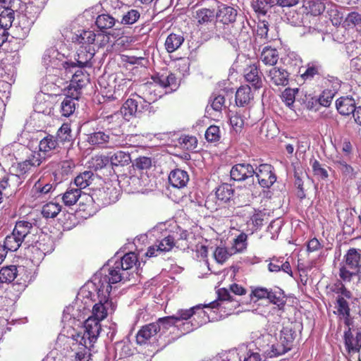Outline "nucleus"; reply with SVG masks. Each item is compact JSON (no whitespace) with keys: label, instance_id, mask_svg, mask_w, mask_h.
I'll use <instances>...</instances> for the list:
<instances>
[{"label":"nucleus","instance_id":"79ce46f5","mask_svg":"<svg viewBox=\"0 0 361 361\" xmlns=\"http://www.w3.org/2000/svg\"><path fill=\"white\" fill-rule=\"evenodd\" d=\"M61 211V206L57 202H49L42 207V214L46 219L55 218Z\"/></svg>","mask_w":361,"mask_h":361},{"label":"nucleus","instance_id":"f3484780","mask_svg":"<svg viewBox=\"0 0 361 361\" xmlns=\"http://www.w3.org/2000/svg\"><path fill=\"white\" fill-rule=\"evenodd\" d=\"M260 71L257 64L247 66L244 71L245 79L255 89H259L262 86V80Z\"/></svg>","mask_w":361,"mask_h":361},{"label":"nucleus","instance_id":"f8f14e48","mask_svg":"<svg viewBox=\"0 0 361 361\" xmlns=\"http://www.w3.org/2000/svg\"><path fill=\"white\" fill-rule=\"evenodd\" d=\"M153 81L161 87L169 89V92L176 91L180 85L176 75L172 73H157L152 77Z\"/></svg>","mask_w":361,"mask_h":361},{"label":"nucleus","instance_id":"a18cd8bd","mask_svg":"<svg viewBox=\"0 0 361 361\" xmlns=\"http://www.w3.org/2000/svg\"><path fill=\"white\" fill-rule=\"evenodd\" d=\"M176 318L171 316H167L159 318L154 322L159 327V332L161 334H165L171 327L176 326L175 322Z\"/></svg>","mask_w":361,"mask_h":361},{"label":"nucleus","instance_id":"7c9ffc66","mask_svg":"<svg viewBox=\"0 0 361 361\" xmlns=\"http://www.w3.org/2000/svg\"><path fill=\"white\" fill-rule=\"evenodd\" d=\"M235 190L232 185L228 183H223L216 190V197L220 202L226 203L229 202L234 195Z\"/></svg>","mask_w":361,"mask_h":361},{"label":"nucleus","instance_id":"5701e85b","mask_svg":"<svg viewBox=\"0 0 361 361\" xmlns=\"http://www.w3.org/2000/svg\"><path fill=\"white\" fill-rule=\"evenodd\" d=\"M244 27L243 20H236L231 25H224L223 37L228 40L237 39Z\"/></svg>","mask_w":361,"mask_h":361},{"label":"nucleus","instance_id":"ddd939ff","mask_svg":"<svg viewBox=\"0 0 361 361\" xmlns=\"http://www.w3.org/2000/svg\"><path fill=\"white\" fill-rule=\"evenodd\" d=\"M196 25L200 29L216 22V12L214 9L202 8L197 10L193 16Z\"/></svg>","mask_w":361,"mask_h":361},{"label":"nucleus","instance_id":"c9c22d12","mask_svg":"<svg viewBox=\"0 0 361 361\" xmlns=\"http://www.w3.org/2000/svg\"><path fill=\"white\" fill-rule=\"evenodd\" d=\"M295 336V328L290 324L283 327L280 331L279 338L291 349Z\"/></svg>","mask_w":361,"mask_h":361},{"label":"nucleus","instance_id":"cd10ccee","mask_svg":"<svg viewBox=\"0 0 361 361\" xmlns=\"http://www.w3.org/2000/svg\"><path fill=\"white\" fill-rule=\"evenodd\" d=\"M253 95L249 85L240 86L235 93V104L238 106H245L249 104Z\"/></svg>","mask_w":361,"mask_h":361},{"label":"nucleus","instance_id":"37998d69","mask_svg":"<svg viewBox=\"0 0 361 361\" xmlns=\"http://www.w3.org/2000/svg\"><path fill=\"white\" fill-rule=\"evenodd\" d=\"M343 25L349 28H361V13L357 11L349 13L343 20Z\"/></svg>","mask_w":361,"mask_h":361},{"label":"nucleus","instance_id":"9d476101","mask_svg":"<svg viewBox=\"0 0 361 361\" xmlns=\"http://www.w3.org/2000/svg\"><path fill=\"white\" fill-rule=\"evenodd\" d=\"M231 178L235 181H244L252 178L254 183L255 169L250 164H237L230 171Z\"/></svg>","mask_w":361,"mask_h":361},{"label":"nucleus","instance_id":"680f3d73","mask_svg":"<svg viewBox=\"0 0 361 361\" xmlns=\"http://www.w3.org/2000/svg\"><path fill=\"white\" fill-rule=\"evenodd\" d=\"M109 163V159L104 155H95L92 158V168L95 171L102 169Z\"/></svg>","mask_w":361,"mask_h":361},{"label":"nucleus","instance_id":"0e129e2a","mask_svg":"<svg viewBox=\"0 0 361 361\" xmlns=\"http://www.w3.org/2000/svg\"><path fill=\"white\" fill-rule=\"evenodd\" d=\"M20 0H0V6L4 9L10 10L11 11H17L20 8Z\"/></svg>","mask_w":361,"mask_h":361},{"label":"nucleus","instance_id":"bb28decb","mask_svg":"<svg viewBox=\"0 0 361 361\" xmlns=\"http://www.w3.org/2000/svg\"><path fill=\"white\" fill-rule=\"evenodd\" d=\"M34 8H35V6L32 4H28L26 6L25 13L20 16L19 25L22 29L23 36H26L29 33L32 25L34 24L35 16H27V14Z\"/></svg>","mask_w":361,"mask_h":361},{"label":"nucleus","instance_id":"338daca9","mask_svg":"<svg viewBox=\"0 0 361 361\" xmlns=\"http://www.w3.org/2000/svg\"><path fill=\"white\" fill-rule=\"evenodd\" d=\"M109 135L105 134L104 132H97L92 133V145H102L109 141Z\"/></svg>","mask_w":361,"mask_h":361},{"label":"nucleus","instance_id":"bf43d9fd","mask_svg":"<svg viewBox=\"0 0 361 361\" xmlns=\"http://www.w3.org/2000/svg\"><path fill=\"white\" fill-rule=\"evenodd\" d=\"M205 138L209 142H217L220 139V129L216 126H209L205 132Z\"/></svg>","mask_w":361,"mask_h":361},{"label":"nucleus","instance_id":"412c9836","mask_svg":"<svg viewBox=\"0 0 361 361\" xmlns=\"http://www.w3.org/2000/svg\"><path fill=\"white\" fill-rule=\"evenodd\" d=\"M80 95L77 92L67 90V95L61 104V112L62 116L68 117L75 109V100H78Z\"/></svg>","mask_w":361,"mask_h":361},{"label":"nucleus","instance_id":"3c124183","mask_svg":"<svg viewBox=\"0 0 361 361\" xmlns=\"http://www.w3.org/2000/svg\"><path fill=\"white\" fill-rule=\"evenodd\" d=\"M298 92V88H286L282 92V100L290 109H293V104L295 99V94Z\"/></svg>","mask_w":361,"mask_h":361},{"label":"nucleus","instance_id":"4d7b16f0","mask_svg":"<svg viewBox=\"0 0 361 361\" xmlns=\"http://www.w3.org/2000/svg\"><path fill=\"white\" fill-rule=\"evenodd\" d=\"M73 42L82 44H87L85 49L87 52L90 51L89 44L90 40V32L82 30L80 34H75L72 38Z\"/></svg>","mask_w":361,"mask_h":361},{"label":"nucleus","instance_id":"f03ea898","mask_svg":"<svg viewBox=\"0 0 361 361\" xmlns=\"http://www.w3.org/2000/svg\"><path fill=\"white\" fill-rule=\"evenodd\" d=\"M88 61L85 63L78 60L77 63L73 61H66L61 65L65 71L66 76L68 77V74L71 75V80L70 85L67 87V90L72 92H77L80 95V90L83 87H85L90 82V76L87 73H84L81 67L84 65L87 66Z\"/></svg>","mask_w":361,"mask_h":361},{"label":"nucleus","instance_id":"9b49d317","mask_svg":"<svg viewBox=\"0 0 361 361\" xmlns=\"http://www.w3.org/2000/svg\"><path fill=\"white\" fill-rule=\"evenodd\" d=\"M42 163V159L39 152H32L25 161L18 163L16 166L17 176H23L33 168L39 166Z\"/></svg>","mask_w":361,"mask_h":361},{"label":"nucleus","instance_id":"a878e982","mask_svg":"<svg viewBox=\"0 0 361 361\" xmlns=\"http://www.w3.org/2000/svg\"><path fill=\"white\" fill-rule=\"evenodd\" d=\"M75 309L73 306H68L66 307L63 312L61 322L63 324V328L69 327L74 328L75 326H80V324H84V322L87 318L83 317L84 321L82 322L80 321V319H76L73 317V312ZM84 325H82V328L84 329Z\"/></svg>","mask_w":361,"mask_h":361},{"label":"nucleus","instance_id":"09e8293b","mask_svg":"<svg viewBox=\"0 0 361 361\" xmlns=\"http://www.w3.org/2000/svg\"><path fill=\"white\" fill-rule=\"evenodd\" d=\"M178 142L182 148L192 150L196 148L197 140L194 136L182 135L178 138Z\"/></svg>","mask_w":361,"mask_h":361},{"label":"nucleus","instance_id":"4468645a","mask_svg":"<svg viewBox=\"0 0 361 361\" xmlns=\"http://www.w3.org/2000/svg\"><path fill=\"white\" fill-rule=\"evenodd\" d=\"M345 345L349 353L359 352L361 348V331L348 326L344 335Z\"/></svg>","mask_w":361,"mask_h":361},{"label":"nucleus","instance_id":"f704fd0d","mask_svg":"<svg viewBox=\"0 0 361 361\" xmlns=\"http://www.w3.org/2000/svg\"><path fill=\"white\" fill-rule=\"evenodd\" d=\"M184 37L182 35L171 33L165 41V48L169 53L177 50L183 43Z\"/></svg>","mask_w":361,"mask_h":361},{"label":"nucleus","instance_id":"4be33fe9","mask_svg":"<svg viewBox=\"0 0 361 361\" xmlns=\"http://www.w3.org/2000/svg\"><path fill=\"white\" fill-rule=\"evenodd\" d=\"M56 185L50 183H44L43 180H38L32 187V196L36 199H42L52 193L56 189Z\"/></svg>","mask_w":361,"mask_h":361},{"label":"nucleus","instance_id":"aec40b11","mask_svg":"<svg viewBox=\"0 0 361 361\" xmlns=\"http://www.w3.org/2000/svg\"><path fill=\"white\" fill-rule=\"evenodd\" d=\"M289 73L283 68L273 67L268 74V78L274 85L286 86L288 84Z\"/></svg>","mask_w":361,"mask_h":361},{"label":"nucleus","instance_id":"58836bf2","mask_svg":"<svg viewBox=\"0 0 361 361\" xmlns=\"http://www.w3.org/2000/svg\"><path fill=\"white\" fill-rule=\"evenodd\" d=\"M131 161L128 152L118 151L111 155L109 162L112 166H123L128 165Z\"/></svg>","mask_w":361,"mask_h":361},{"label":"nucleus","instance_id":"5fc2aeb1","mask_svg":"<svg viewBox=\"0 0 361 361\" xmlns=\"http://www.w3.org/2000/svg\"><path fill=\"white\" fill-rule=\"evenodd\" d=\"M328 13L332 24L335 26H338L341 24L343 19V13L336 6H332L329 11Z\"/></svg>","mask_w":361,"mask_h":361},{"label":"nucleus","instance_id":"6e6552de","mask_svg":"<svg viewBox=\"0 0 361 361\" xmlns=\"http://www.w3.org/2000/svg\"><path fill=\"white\" fill-rule=\"evenodd\" d=\"M258 183L264 188H269L276 181L274 167L268 164H260L255 169Z\"/></svg>","mask_w":361,"mask_h":361},{"label":"nucleus","instance_id":"f257e3e1","mask_svg":"<svg viewBox=\"0 0 361 361\" xmlns=\"http://www.w3.org/2000/svg\"><path fill=\"white\" fill-rule=\"evenodd\" d=\"M137 261L134 252H128L122 257L116 256L109 259L92 277V283L97 291L98 302L92 308V353H97L94 345L102 330L100 321L104 319L109 310L114 311L115 305L109 299L111 284L121 282L125 283L133 278V269Z\"/></svg>","mask_w":361,"mask_h":361},{"label":"nucleus","instance_id":"c03bdc74","mask_svg":"<svg viewBox=\"0 0 361 361\" xmlns=\"http://www.w3.org/2000/svg\"><path fill=\"white\" fill-rule=\"evenodd\" d=\"M140 18V11L131 8L123 13L121 22L118 23L125 25H130L137 22Z\"/></svg>","mask_w":361,"mask_h":361},{"label":"nucleus","instance_id":"2eb2a0df","mask_svg":"<svg viewBox=\"0 0 361 361\" xmlns=\"http://www.w3.org/2000/svg\"><path fill=\"white\" fill-rule=\"evenodd\" d=\"M238 11L233 7L221 4L216 12V22L223 25H231L237 20Z\"/></svg>","mask_w":361,"mask_h":361},{"label":"nucleus","instance_id":"2f4dec72","mask_svg":"<svg viewBox=\"0 0 361 361\" xmlns=\"http://www.w3.org/2000/svg\"><path fill=\"white\" fill-rule=\"evenodd\" d=\"M336 308L339 314L345 317V323L348 326H353V322L350 318V308L345 298L338 296L336 298Z\"/></svg>","mask_w":361,"mask_h":361},{"label":"nucleus","instance_id":"0eeeda50","mask_svg":"<svg viewBox=\"0 0 361 361\" xmlns=\"http://www.w3.org/2000/svg\"><path fill=\"white\" fill-rule=\"evenodd\" d=\"M150 105L145 100L142 104L135 99H128L121 108V114L126 121H130L133 117H140L143 110L147 109Z\"/></svg>","mask_w":361,"mask_h":361},{"label":"nucleus","instance_id":"603ef678","mask_svg":"<svg viewBox=\"0 0 361 361\" xmlns=\"http://www.w3.org/2000/svg\"><path fill=\"white\" fill-rule=\"evenodd\" d=\"M158 250L161 252H169L175 246V239L173 236L169 235L164 236L161 240H158Z\"/></svg>","mask_w":361,"mask_h":361},{"label":"nucleus","instance_id":"39448f33","mask_svg":"<svg viewBox=\"0 0 361 361\" xmlns=\"http://www.w3.org/2000/svg\"><path fill=\"white\" fill-rule=\"evenodd\" d=\"M32 224L21 221L16 223L10 235L6 236L3 246L8 251H16L32 229Z\"/></svg>","mask_w":361,"mask_h":361},{"label":"nucleus","instance_id":"8fccbe9b","mask_svg":"<svg viewBox=\"0 0 361 361\" xmlns=\"http://www.w3.org/2000/svg\"><path fill=\"white\" fill-rule=\"evenodd\" d=\"M13 11L10 10L4 9L0 13V26L6 29H8L11 27L12 23L14 20Z\"/></svg>","mask_w":361,"mask_h":361},{"label":"nucleus","instance_id":"4c0bfd02","mask_svg":"<svg viewBox=\"0 0 361 361\" xmlns=\"http://www.w3.org/2000/svg\"><path fill=\"white\" fill-rule=\"evenodd\" d=\"M322 66L318 61H312L307 64L305 71L301 75L305 80H311L317 75H321Z\"/></svg>","mask_w":361,"mask_h":361},{"label":"nucleus","instance_id":"e2e57ef3","mask_svg":"<svg viewBox=\"0 0 361 361\" xmlns=\"http://www.w3.org/2000/svg\"><path fill=\"white\" fill-rule=\"evenodd\" d=\"M35 245L40 250H44L43 252L44 255H46L47 253L51 252L54 250L53 243L49 238H48L47 240L43 238L40 240H38L35 243Z\"/></svg>","mask_w":361,"mask_h":361},{"label":"nucleus","instance_id":"c756f323","mask_svg":"<svg viewBox=\"0 0 361 361\" xmlns=\"http://www.w3.org/2000/svg\"><path fill=\"white\" fill-rule=\"evenodd\" d=\"M260 59L265 65L274 66L279 60V51L275 48L266 46L262 51Z\"/></svg>","mask_w":361,"mask_h":361},{"label":"nucleus","instance_id":"a211bd4d","mask_svg":"<svg viewBox=\"0 0 361 361\" xmlns=\"http://www.w3.org/2000/svg\"><path fill=\"white\" fill-rule=\"evenodd\" d=\"M217 295H219V300L222 301L224 309L228 310L226 314H231L237 307H239V302L231 295L227 289L219 288L217 290Z\"/></svg>","mask_w":361,"mask_h":361},{"label":"nucleus","instance_id":"49530a36","mask_svg":"<svg viewBox=\"0 0 361 361\" xmlns=\"http://www.w3.org/2000/svg\"><path fill=\"white\" fill-rule=\"evenodd\" d=\"M306 9L311 15L317 16L324 12L325 6L320 0H309L306 2Z\"/></svg>","mask_w":361,"mask_h":361},{"label":"nucleus","instance_id":"20e7f679","mask_svg":"<svg viewBox=\"0 0 361 361\" xmlns=\"http://www.w3.org/2000/svg\"><path fill=\"white\" fill-rule=\"evenodd\" d=\"M90 316H88L84 322V332H78L76 334H72L70 341L74 348L73 350L75 352L76 361H89L90 359V324L89 322Z\"/></svg>","mask_w":361,"mask_h":361},{"label":"nucleus","instance_id":"69168bd1","mask_svg":"<svg viewBox=\"0 0 361 361\" xmlns=\"http://www.w3.org/2000/svg\"><path fill=\"white\" fill-rule=\"evenodd\" d=\"M229 256L230 255L225 247H217L214 252L215 260L220 264L225 262Z\"/></svg>","mask_w":361,"mask_h":361},{"label":"nucleus","instance_id":"473e14b6","mask_svg":"<svg viewBox=\"0 0 361 361\" xmlns=\"http://www.w3.org/2000/svg\"><path fill=\"white\" fill-rule=\"evenodd\" d=\"M335 167L339 170L345 178L353 179L355 178L356 172L354 169L341 157H336L334 160Z\"/></svg>","mask_w":361,"mask_h":361},{"label":"nucleus","instance_id":"393cba45","mask_svg":"<svg viewBox=\"0 0 361 361\" xmlns=\"http://www.w3.org/2000/svg\"><path fill=\"white\" fill-rule=\"evenodd\" d=\"M196 314H204L205 315V312L202 310V307L201 305H198L190 307L189 309H180L177 311L175 314H173L172 317L176 318L175 322L177 324L178 322L183 320H188L190 319L193 315Z\"/></svg>","mask_w":361,"mask_h":361},{"label":"nucleus","instance_id":"72a5a7b5","mask_svg":"<svg viewBox=\"0 0 361 361\" xmlns=\"http://www.w3.org/2000/svg\"><path fill=\"white\" fill-rule=\"evenodd\" d=\"M267 299H268L271 303L276 305L280 310L283 308L286 305L284 292L279 288H276L274 290L269 289Z\"/></svg>","mask_w":361,"mask_h":361},{"label":"nucleus","instance_id":"a19ab883","mask_svg":"<svg viewBox=\"0 0 361 361\" xmlns=\"http://www.w3.org/2000/svg\"><path fill=\"white\" fill-rule=\"evenodd\" d=\"M17 274L16 266L4 267L0 270V281L1 283H11L16 278Z\"/></svg>","mask_w":361,"mask_h":361},{"label":"nucleus","instance_id":"423d86ee","mask_svg":"<svg viewBox=\"0 0 361 361\" xmlns=\"http://www.w3.org/2000/svg\"><path fill=\"white\" fill-rule=\"evenodd\" d=\"M90 171H85L75 178V184L79 188L68 189L62 196V200L66 206L75 204L82 196V189L86 188L90 185Z\"/></svg>","mask_w":361,"mask_h":361},{"label":"nucleus","instance_id":"13d9d810","mask_svg":"<svg viewBox=\"0 0 361 361\" xmlns=\"http://www.w3.org/2000/svg\"><path fill=\"white\" fill-rule=\"evenodd\" d=\"M269 290V289L263 287H255L252 288L250 294V299L255 302L259 300L267 299Z\"/></svg>","mask_w":361,"mask_h":361},{"label":"nucleus","instance_id":"c85d7f7f","mask_svg":"<svg viewBox=\"0 0 361 361\" xmlns=\"http://www.w3.org/2000/svg\"><path fill=\"white\" fill-rule=\"evenodd\" d=\"M59 140L52 135H47L42 138L39 143V152L45 154L59 148Z\"/></svg>","mask_w":361,"mask_h":361},{"label":"nucleus","instance_id":"7ed1b4c3","mask_svg":"<svg viewBox=\"0 0 361 361\" xmlns=\"http://www.w3.org/2000/svg\"><path fill=\"white\" fill-rule=\"evenodd\" d=\"M354 276L361 281V254L355 248L349 249L343 257L339 268V277L342 281L350 282Z\"/></svg>","mask_w":361,"mask_h":361},{"label":"nucleus","instance_id":"864d4df0","mask_svg":"<svg viewBox=\"0 0 361 361\" xmlns=\"http://www.w3.org/2000/svg\"><path fill=\"white\" fill-rule=\"evenodd\" d=\"M71 130L69 124L63 123L58 130L56 138L59 140V142L63 143L66 141L71 140Z\"/></svg>","mask_w":361,"mask_h":361},{"label":"nucleus","instance_id":"052dcab7","mask_svg":"<svg viewBox=\"0 0 361 361\" xmlns=\"http://www.w3.org/2000/svg\"><path fill=\"white\" fill-rule=\"evenodd\" d=\"M332 291L336 294H338V296H342L347 299L352 298V293L350 290H348L344 286L342 281H338L332 286Z\"/></svg>","mask_w":361,"mask_h":361},{"label":"nucleus","instance_id":"6e6d98bb","mask_svg":"<svg viewBox=\"0 0 361 361\" xmlns=\"http://www.w3.org/2000/svg\"><path fill=\"white\" fill-rule=\"evenodd\" d=\"M310 164L315 176H319L322 179L325 180L329 177L327 171L323 168L317 159H311Z\"/></svg>","mask_w":361,"mask_h":361},{"label":"nucleus","instance_id":"e433bc0d","mask_svg":"<svg viewBox=\"0 0 361 361\" xmlns=\"http://www.w3.org/2000/svg\"><path fill=\"white\" fill-rule=\"evenodd\" d=\"M251 6L255 13L264 16L269 8L275 6V0H252Z\"/></svg>","mask_w":361,"mask_h":361},{"label":"nucleus","instance_id":"dca6fc26","mask_svg":"<svg viewBox=\"0 0 361 361\" xmlns=\"http://www.w3.org/2000/svg\"><path fill=\"white\" fill-rule=\"evenodd\" d=\"M159 326L154 322L143 326L137 333L136 342L138 345H142L147 343L153 336L159 332Z\"/></svg>","mask_w":361,"mask_h":361},{"label":"nucleus","instance_id":"b1692460","mask_svg":"<svg viewBox=\"0 0 361 361\" xmlns=\"http://www.w3.org/2000/svg\"><path fill=\"white\" fill-rule=\"evenodd\" d=\"M336 106L339 114L343 116L354 114L357 107L355 100L349 97H341L336 100Z\"/></svg>","mask_w":361,"mask_h":361},{"label":"nucleus","instance_id":"774afa93","mask_svg":"<svg viewBox=\"0 0 361 361\" xmlns=\"http://www.w3.org/2000/svg\"><path fill=\"white\" fill-rule=\"evenodd\" d=\"M30 250L32 254L30 257L34 263L40 262L45 256L43 252L44 250H40L35 244L30 247Z\"/></svg>","mask_w":361,"mask_h":361},{"label":"nucleus","instance_id":"1a4fd4ad","mask_svg":"<svg viewBox=\"0 0 361 361\" xmlns=\"http://www.w3.org/2000/svg\"><path fill=\"white\" fill-rule=\"evenodd\" d=\"M113 192L116 193L115 188H110L105 185L92 188V201L99 207L106 206L116 200V197L111 195Z\"/></svg>","mask_w":361,"mask_h":361},{"label":"nucleus","instance_id":"de8ad7c7","mask_svg":"<svg viewBox=\"0 0 361 361\" xmlns=\"http://www.w3.org/2000/svg\"><path fill=\"white\" fill-rule=\"evenodd\" d=\"M290 350V348L279 338L277 343L271 345V350L267 351V354L268 357H274L283 355Z\"/></svg>","mask_w":361,"mask_h":361},{"label":"nucleus","instance_id":"6ab92c4d","mask_svg":"<svg viewBox=\"0 0 361 361\" xmlns=\"http://www.w3.org/2000/svg\"><path fill=\"white\" fill-rule=\"evenodd\" d=\"M169 181L173 188H183L189 181V175L185 171L176 169L169 173Z\"/></svg>","mask_w":361,"mask_h":361},{"label":"nucleus","instance_id":"ea45409f","mask_svg":"<svg viewBox=\"0 0 361 361\" xmlns=\"http://www.w3.org/2000/svg\"><path fill=\"white\" fill-rule=\"evenodd\" d=\"M115 18L109 14H102L98 16L95 21L96 26L102 32H104L105 30L111 28L115 25Z\"/></svg>","mask_w":361,"mask_h":361}]
</instances>
